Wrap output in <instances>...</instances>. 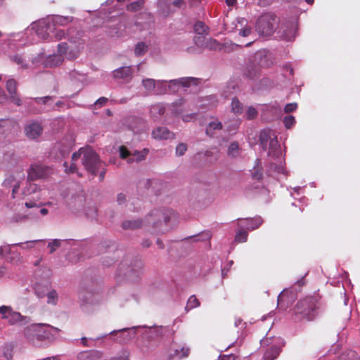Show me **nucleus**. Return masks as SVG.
Returning <instances> with one entry per match:
<instances>
[{"instance_id":"obj_1","label":"nucleus","mask_w":360,"mask_h":360,"mask_svg":"<svg viewBox=\"0 0 360 360\" xmlns=\"http://www.w3.org/2000/svg\"><path fill=\"white\" fill-rule=\"evenodd\" d=\"M82 155V162L86 170L94 176L98 174L100 181H103L105 174V164L101 161L97 153L90 148H81L72 155V163L68 167V162H65L63 166L66 173H74L76 171L75 163Z\"/></svg>"},{"instance_id":"obj_2","label":"nucleus","mask_w":360,"mask_h":360,"mask_svg":"<svg viewBox=\"0 0 360 360\" xmlns=\"http://www.w3.org/2000/svg\"><path fill=\"white\" fill-rule=\"evenodd\" d=\"M319 299L316 296H307L300 300L293 308L295 319L313 321L321 308Z\"/></svg>"},{"instance_id":"obj_3","label":"nucleus","mask_w":360,"mask_h":360,"mask_svg":"<svg viewBox=\"0 0 360 360\" xmlns=\"http://www.w3.org/2000/svg\"><path fill=\"white\" fill-rule=\"evenodd\" d=\"M70 43L69 46L66 42H62L58 44L57 53L66 56L68 60H73L77 58L84 49V41L82 36L77 32V36H70L68 38Z\"/></svg>"},{"instance_id":"obj_4","label":"nucleus","mask_w":360,"mask_h":360,"mask_svg":"<svg viewBox=\"0 0 360 360\" xmlns=\"http://www.w3.org/2000/svg\"><path fill=\"white\" fill-rule=\"evenodd\" d=\"M175 217L174 212L169 209L153 211L146 218V224L151 225L158 233H165V227L170 219Z\"/></svg>"},{"instance_id":"obj_5","label":"nucleus","mask_w":360,"mask_h":360,"mask_svg":"<svg viewBox=\"0 0 360 360\" xmlns=\"http://www.w3.org/2000/svg\"><path fill=\"white\" fill-rule=\"evenodd\" d=\"M278 23V18L274 14L264 13L257 20L256 31L259 35L270 36L274 32Z\"/></svg>"},{"instance_id":"obj_6","label":"nucleus","mask_w":360,"mask_h":360,"mask_svg":"<svg viewBox=\"0 0 360 360\" xmlns=\"http://www.w3.org/2000/svg\"><path fill=\"white\" fill-rule=\"evenodd\" d=\"M44 326L50 328L56 332H58L60 330L58 328L48 324L36 323L26 328L25 330V335L30 340H34V339L40 341L45 340L49 338L50 333H48L44 329Z\"/></svg>"},{"instance_id":"obj_7","label":"nucleus","mask_w":360,"mask_h":360,"mask_svg":"<svg viewBox=\"0 0 360 360\" xmlns=\"http://www.w3.org/2000/svg\"><path fill=\"white\" fill-rule=\"evenodd\" d=\"M42 27L37 31V34L44 40H56L59 41L63 39H65L66 36L69 37L72 35V32L70 30H68V32H65L64 30L59 29L58 27H55V29L47 30V27L46 24H42Z\"/></svg>"},{"instance_id":"obj_8","label":"nucleus","mask_w":360,"mask_h":360,"mask_svg":"<svg viewBox=\"0 0 360 360\" xmlns=\"http://www.w3.org/2000/svg\"><path fill=\"white\" fill-rule=\"evenodd\" d=\"M186 5L184 0H158V13L165 18L174 13V8H180Z\"/></svg>"},{"instance_id":"obj_9","label":"nucleus","mask_w":360,"mask_h":360,"mask_svg":"<svg viewBox=\"0 0 360 360\" xmlns=\"http://www.w3.org/2000/svg\"><path fill=\"white\" fill-rule=\"evenodd\" d=\"M120 155L122 159H126L128 158V162L131 163L134 162H139L141 160H145L146 155L148 153V149H143L142 151L139 152L138 150H134V152H130L128 148L124 146H121L120 147Z\"/></svg>"},{"instance_id":"obj_10","label":"nucleus","mask_w":360,"mask_h":360,"mask_svg":"<svg viewBox=\"0 0 360 360\" xmlns=\"http://www.w3.org/2000/svg\"><path fill=\"white\" fill-rule=\"evenodd\" d=\"M190 348L186 345H178L175 342H172L168 349L166 359L173 360L174 358L182 359L189 356Z\"/></svg>"},{"instance_id":"obj_11","label":"nucleus","mask_w":360,"mask_h":360,"mask_svg":"<svg viewBox=\"0 0 360 360\" xmlns=\"http://www.w3.org/2000/svg\"><path fill=\"white\" fill-rule=\"evenodd\" d=\"M25 179V174L22 170L16 172L15 174H11L5 179L3 185L5 186H13L12 197L15 198V194L18 192L21 182Z\"/></svg>"},{"instance_id":"obj_12","label":"nucleus","mask_w":360,"mask_h":360,"mask_svg":"<svg viewBox=\"0 0 360 360\" xmlns=\"http://www.w3.org/2000/svg\"><path fill=\"white\" fill-rule=\"evenodd\" d=\"M72 17L58 15L48 18L47 20L42 22L41 24H46L47 30H52L53 29H55V27L65 26L68 25L72 21Z\"/></svg>"},{"instance_id":"obj_13","label":"nucleus","mask_w":360,"mask_h":360,"mask_svg":"<svg viewBox=\"0 0 360 360\" xmlns=\"http://www.w3.org/2000/svg\"><path fill=\"white\" fill-rule=\"evenodd\" d=\"M24 131L29 139H36L41 135L43 127L39 122L32 121L25 125Z\"/></svg>"},{"instance_id":"obj_14","label":"nucleus","mask_w":360,"mask_h":360,"mask_svg":"<svg viewBox=\"0 0 360 360\" xmlns=\"http://www.w3.org/2000/svg\"><path fill=\"white\" fill-rule=\"evenodd\" d=\"M49 169L41 165H31L27 175V179L30 181H35L41 178L45 177L48 174Z\"/></svg>"},{"instance_id":"obj_15","label":"nucleus","mask_w":360,"mask_h":360,"mask_svg":"<svg viewBox=\"0 0 360 360\" xmlns=\"http://www.w3.org/2000/svg\"><path fill=\"white\" fill-rule=\"evenodd\" d=\"M259 67L254 63H249L243 70V75L245 78L250 80H255L259 78Z\"/></svg>"},{"instance_id":"obj_16","label":"nucleus","mask_w":360,"mask_h":360,"mask_svg":"<svg viewBox=\"0 0 360 360\" xmlns=\"http://www.w3.org/2000/svg\"><path fill=\"white\" fill-rule=\"evenodd\" d=\"M64 61V57L58 53L49 55L44 62L46 68H55L60 65Z\"/></svg>"},{"instance_id":"obj_17","label":"nucleus","mask_w":360,"mask_h":360,"mask_svg":"<svg viewBox=\"0 0 360 360\" xmlns=\"http://www.w3.org/2000/svg\"><path fill=\"white\" fill-rule=\"evenodd\" d=\"M152 136L155 139H169L174 138V134L165 127H159L155 129L152 132Z\"/></svg>"},{"instance_id":"obj_18","label":"nucleus","mask_w":360,"mask_h":360,"mask_svg":"<svg viewBox=\"0 0 360 360\" xmlns=\"http://www.w3.org/2000/svg\"><path fill=\"white\" fill-rule=\"evenodd\" d=\"M103 357V353L98 350H89L80 352L78 360H99Z\"/></svg>"},{"instance_id":"obj_19","label":"nucleus","mask_w":360,"mask_h":360,"mask_svg":"<svg viewBox=\"0 0 360 360\" xmlns=\"http://www.w3.org/2000/svg\"><path fill=\"white\" fill-rule=\"evenodd\" d=\"M281 29L283 30V33L281 37L286 41H291L295 37V25L294 22H288L285 26L283 25Z\"/></svg>"},{"instance_id":"obj_20","label":"nucleus","mask_w":360,"mask_h":360,"mask_svg":"<svg viewBox=\"0 0 360 360\" xmlns=\"http://www.w3.org/2000/svg\"><path fill=\"white\" fill-rule=\"evenodd\" d=\"M7 319L8 320V323L11 325H14V324H18V323L24 324L29 321L28 317L23 316L19 312L13 311V310L9 314Z\"/></svg>"},{"instance_id":"obj_21","label":"nucleus","mask_w":360,"mask_h":360,"mask_svg":"<svg viewBox=\"0 0 360 360\" xmlns=\"http://www.w3.org/2000/svg\"><path fill=\"white\" fill-rule=\"evenodd\" d=\"M133 74V70L131 66H124L117 68L113 71V76L117 79H126Z\"/></svg>"},{"instance_id":"obj_22","label":"nucleus","mask_w":360,"mask_h":360,"mask_svg":"<svg viewBox=\"0 0 360 360\" xmlns=\"http://www.w3.org/2000/svg\"><path fill=\"white\" fill-rule=\"evenodd\" d=\"M164 82L161 81H155L153 79L150 78H146L143 79L142 84L146 89V90L151 93L152 91H155V88H159V86H161L163 85Z\"/></svg>"},{"instance_id":"obj_23","label":"nucleus","mask_w":360,"mask_h":360,"mask_svg":"<svg viewBox=\"0 0 360 360\" xmlns=\"http://www.w3.org/2000/svg\"><path fill=\"white\" fill-rule=\"evenodd\" d=\"M281 352V347L274 345L265 352L263 360H274L279 356Z\"/></svg>"},{"instance_id":"obj_24","label":"nucleus","mask_w":360,"mask_h":360,"mask_svg":"<svg viewBox=\"0 0 360 360\" xmlns=\"http://www.w3.org/2000/svg\"><path fill=\"white\" fill-rule=\"evenodd\" d=\"M143 224V221L141 219L127 220L122 222V227L125 229H136L141 228Z\"/></svg>"},{"instance_id":"obj_25","label":"nucleus","mask_w":360,"mask_h":360,"mask_svg":"<svg viewBox=\"0 0 360 360\" xmlns=\"http://www.w3.org/2000/svg\"><path fill=\"white\" fill-rule=\"evenodd\" d=\"M222 129V124L221 122L218 120H215L213 122H210L207 128H206V134L210 137L214 136V131L216 130H221Z\"/></svg>"},{"instance_id":"obj_26","label":"nucleus","mask_w":360,"mask_h":360,"mask_svg":"<svg viewBox=\"0 0 360 360\" xmlns=\"http://www.w3.org/2000/svg\"><path fill=\"white\" fill-rule=\"evenodd\" d=\"M252 176L256 180H261L263 178V168L259 159L255 161V165L252 170Z\"/></svg>"},{"instance_id":"obj_27","label":"nucleus","mask_w":360,"mask_h":360,"mask_svg":"<svg viewBox=\"0 0 360 360\" xmlns=\"http://www.w3.org/2000/svg\"><path fill=\"white\" fill-rule=\"evenodd\" d=\"M120 333V335L119 338H120V341L121 342H126L132 338V334L129 331L127 328H123L118 330H113L111 332L112 335ZM134 333H133V335Z\"/></svg>"},{"instance_id":"obj_28","label":"nucleus","mask_w":360,"mask_h":360,"mask_svg":"<svg viewBox=\"0 0 360 360\" xmlns=\"http://www.w3.org/2000/svg\"><path fill=\"white\" fill-rule=\"evenodd\" d=\"M150 112L153 117L162 116L165 112V107L162 103H157L151 106Z\"/></svg>"},{"instance_id":"obj_29","label":"nucleus","mask_w":360,"mask_h":360,"mask_svg":"<svg viewBox=\"0 0 360 360\" xmlns=\"http://www.w3.org/2000/svg\"><path fill=\"white\" fill-rule=\"evenodd\" d=\"M145 1L143 0H139L131 2L127 6V10L131 12H136L142 9L144 6Z\"/></svg>"},{"instance_id":"obj_30","label":"nucleus","mask_w":360,"mask_h":360,"mask_svg":"<svg viewBox=\"0 0 360 360\" xmlns=\"http://www.w3.org/2000/svg\"><path fill=\"white\" fill-rule=\"evenodd\" d=\"M240 154V148L238 142L231 143L228 148V155L231 158H236Z\"/></svg>"},{"instance_id":"obj_31","label":"nucleus","mask_w":360,"mask_h":360,"mask_svg":"<svg viewBox=\"0 0 360 360\" xmlns=\"http://www.w3.org/2000/svg\"><path fill=\"white\" fill-rule=\"evenodd\" d=\"M200 304V303L199 300H198V298L195 295H191L187 301V304L185 307V310L186 311H188L195 307H199Z\"/></svg>"},{"instance_id":"obj_32","label":"nucleus","mask_w":360,"mask_h":360,"mask_svg":"<svg viewBox=\"0 0 360 360\" xmlns=\"http://www.w3.org/2000/svg\"><path fill=\"white\" fill-rule=\"evenodd\" d=\"M18 83L15 79L11 78L6 82V88L9 95L15 94L18 92Z\"/></svg>"},{"instance_id":"obj_33","label":"nucleus","mask_w":360,"mask_h":360,"mask_svg":"<svg viewBox=\"0 0 360 360\" xmlns=\"http://www.w3.org/2000/svg\"><path fill=\"white\" fill-rule=\"evenodd\" d=\"M143 267L142 262L139 260H136L134 264H131L127 267V270L124 273L125 276L130 275L131 273L136 272L141 270Z\"/></svg>"},{"instance_id":"obj_34","label":"nucleus","mask_w":360,"mask_h":360,"mask_svg":"<svg viewBox=\"0 0 360 360\" xmlns=\"http://www.w3.org/2000/svg\"><path fill=\"white\" fill-rule=\"evenodd\" d=\"M148 51V46L145 42L141 41L139 42L135 49H134V54L136 56H141L144 55Z\"/></svg>"},{"instance_id":"obj_35","label":"nucleus","mask_w":360,"mask_h":360,"mask_svg":"<svg viewBox=\"0 0 360 360\" xmlns=\"http://www.w3.org/2000/svg\"><path fill=\"white\" fill-rule=\"evenodd\" d=\"M243 105L237 98H233L231 102V110L235 114H241L243 112Z\"/></svg>"},{"instance_id":"obj_36","label":"nucleus","mask_w":360,"mask_h":360,"mask_svg":"<svg viewBox=\"0 0 360 360\" xmlns=\"http://www.w3.org/2000/svg\"><path fill=\"white\" fill-rule=\"evenodd\" d=\"M238 22L240 23L242 26L243 25L244 23L245 24V26L244 27L239 30V34L243 37L249 36L252 32V29L250 26L246 25V24H247L246 19L241 18V19L238 20Z\"/></svg>"},{"instance_id":"obj_37","label":"nucleus","mask_w":360,"mask_h":360,"mask_svg":"<svg viewBox=\"0 0 360 360\" xmlns=\"http://www.w3.org/2000/svg\"><path fill=\"white\" fill-rule=\"evenodd\" d=\"M194 30L198 34H207V27L201 21H197L194 25Z\"/></svg>"},{"instance_id":"obj_38","label":"nucleus","mask_w":360,"mask_h":360,"mask_svg":"<svg viewBox=\"0 0 360 360\" xmlns=\"http://www.w3.org/2000/svg\"><path fill=\"white\" fill-rule=\"evenodd\" d=\"M10 58L11 61H13L18 65H20L22 68L26 69L27 68V65L25 64V60L21 55L15 54L13 56H11Z\"/></svg>"},{"instance_id":"obj_39","label":"nucleus","mask_w":360,"mask_h":360,"mask_svg":"<svg viewBox=\"0 0 360 360\" xmlns=\"http://www.w3.org/2000/svg\"><path fill=\"white\" fill-rule=\"evenodd\" d=\"M248 226L249 229L254 230L257 229L262 223V219L260 217H257L255 219H248Z\"/></svg>"},{"instance_id":"obj_40","label":"nucleus","mask_w":360,"mask_h":360,"mask_svg":"<svg viewBox=\"0 0 360 360\" xmlns=\"http://www.w3.org/2000/svg\"><path fill=\"white\" fill-rule=\"evenodd\" d=\"M271 131L269 130L264 129L261 131L259 135V140L262 145H266L268 141L271 139Z\"/></svg>"},{"instance_id":"obj_41","label":"nucleus","mask_w":360,"mask_h":360,"mask_svg":"<svg viewBox=\"0 0 360 360\" xmlns=\"http://www.w3.org/2000/svg\"><path fill=\"white\" fill-rule=\"evenodd\" d=\"M47 302L56 305L58 302V293L55 290H52L47 294Z\"/></svg>"},{"instance_id":"obj_42","label":"nucleus","mask_w":360,"mask_h":360,"mask_svg":"<svg viewBox=\"0 0 360 360\" xmlns=\"http://www.w3.org/2000/svg\"><path fill=\"white\" fill-rule=\"evenodd\" d=\"M248 236V234L247 231L245 230H240L236 233L235 240L238 243L245 242L247 240Z\"/></svg>"},{"instance_id":"obj_43","label":"nucleus","mask_w":360,"mask_h":360,"mask_svg":"<svg viewBox=\"0 0 360 360\" xmlns=\"http://www.w3.org/2000/svg\"><path fill=\"white\" fill-rule=\"evenodd\" d=\"M283 123L287 129H290L295 123V119L292 115H288L283 118Z\"/></svg>"},{"instance_id":"obj_44","label":"nucleus","mask_w":360,"mask_h":360,"mask_svg":"<svg viewBox=\"0 0 360 360\" xmlns=\"http://www.w3.org/2000/svg\"><path fill=\"white\" fill-rule=\"evenodd\" d=\"M65 143L64 144H65V146H64V148H59L60 153L61 155L63 157L68 155L70 152L72 148V142L70 141L67 140H65Z\"/></svg>"},{"instance_id":"obj_45","label":"nucleus","mask_w":360,"mask_h":360,"mask_svg":"<svg viewBox=\"0 0 360 360\" xmlns=\"http://www.w3.org/2000/svg\"><path fill=\"white\" fill-rule=\"evenodd\" d=\"M110 360H129V352L122 350L117 356L112 357Z\"/></svg>"},{"instance_id":"obj_46","label":"nucleus","mask_w":360,"mask_h":360,"mask_svg":"<svg viewBox=\"0 0 360 360\" xmlns=\"http://www.w3.org/2000/svg\"><path fill=\"white\" fill-rule=\"evenodd\" d=\"M60 245V240L58 239H55L53 241L49 243L48 248L50 249V253H53L58 248Z\"/></svg>"},{"instance_id":"obj_47","label":"nucleus","mask_w":360,"mask_h":360,"mask_svg":"<svg viewBox=\"0 0 360 360\" xmlns=\"http://www.w3.org/2000/svg\"><path fill=\"white\" fill-rule=\"evenodd\" d=\"M12 308L8 306L0 307V313L2 314V319H7L9 314L12 311Z\"/></svg>"},{"instance_id":"obj_48","label":"nucleus","mask_w":360,"mask_h":360,"mask_svg":"<svg viewBox=\"0 0 360 360\" xmlns=\"http://www.w3.org/2000/svg\"><path fill=\"white\" fill-rule=\"evenodd\" d=\"M187 150V145L183 143H179L176 148V154L179 156L184 155Z\"/></svg>"},{"instance_id":"obj_49","label":"nucleus","mask_w":360,"mask_h":360,"mask_svg":"<svg viewBox=\"0 0 360 360\" xmlns=\"http://www.w3.org/2000/svg\"><path fill=\"white\" fill-rule=\"evenodd\" d=\"M9 98L11 102L17 106H20L22 105V100L20 96L18 94V92L15 93V94L9 95Z\"/></svg>"},{"instance_id":"obj_50","label":"nucleus","mask_w":360,"mask_h":360,"mask_svg":"<svg viewBox=\"0 0 360 360\" xmlns=\"http://www.w3.org/2000/svg\"><path fill=\"white\" fill-rule=\"evenodd\" d=\"M246 115L249 120L255 119L257 115V111L253 107H250L247 110Z\"/></svg>"},{"instance_id":"obj_51","label":"nucleus","mask_w":360,"mask_h":360,"mask_svg":"<svg viewBox=\"0 0 360 360\" xmlns=\"http://www.w3.org/2000/svg\"><path fill=\"white\" fill-rule=\"evenodd\" d=\"M297 108V104L296 103H290L285 105L284 108V111L286 113H289L295 111Z\"/></svg>"},{"instance_id":"obj_52","label":"nucleus","mask_w":360,"mask_h":360,"mask_svg":"<svg viewBox=\"0 0 360 360\" xmlns=\"http://www.w3.org/2000/svg\"><path fill=\"white\" fill-rule=\"evenodd\" d=\"M196 81L197 79L194 77H188L186 79H182L181 84L184 86H188L191 85V83L196 84Z\"/></svg>"},{"instance_id":"obj_53","label":"nucleus","mask_w":360,"mask_h":360,"mask_svg":"<svg viewBox=\"0 0 360 360\" xmlns=\"http://www.w3.org/2000/svg\"><path fill=\"white\" fill-rule=\"evenodd\" d=\"M108 102V98H105V97H101L99 98L94 103V105L96 106V107H102L103 105H105V104L107 103Z\"/></svg>"},{"instance_id":"obj_54","label":"nucleus","mask_w":360,"mask_h":360,"mask_svg":"<svg viewBox=\"0 0 360 360\" xmlns=\"http://www.w3.org/2000/svg\"><path fill=\"white\" fill-rule=\"evenodd\" d=\"M196 116H197L196 113L187 114L182 117V120L184 122H191V121L195 120Z\"/></svg>"},{"instance_id":"obj_55","label":"nucleus","mask_w":360,"mask_h":360,"mask_svg":"<svg viewBox=\"0 0 360 360\" xmlns=\"http://www.w3.org/2000/svg\"><path fill=\"white\" fill-rule=\"evenodd\" d=\"M51 96H47L44 97H37L34 98V101L37 103H42L44 104L46 103L49 101L51 100Z\"/></svg>"},{"instance_id":"obj_56","label":"nucleus","mask_w":360,"mask_h":360,"mask_svg":"<svg viewBox=\"0 0 360 360\" xmlns=\"http://www.w3.org/2000/svg\"><path fill=\"white\" fill-rule=\"evenodd\" d=\"M207 46L210 49H217L220 46V44L215 39H210L208 41Z\"/></svg>"},{"instance_id":"obj_57","label":"nucleus","mask_w":360,"mask_h":360,"mask_svg":"<svg viewBox=\"0 0 360 360\" xmlns=\"http://www.w3.org/2000/svg\"><path fill=\"white\" fill-rule=\"evenodd\" d=\"M236 359V356L233 354H224V355H220L219 356V360H235Z\"/></svg>"},{"instance_id":"obj_58","label":"nucleus","mask_w":360,"mask_h":360,"mask_svg":"<svg viewBox=\"0 0 360 360\" xmlns=\"http://www.w3.org/2000/svg\"><path fill=\"white\" fill-rule=\"evenodd\" d=\"M117 201L119 204L124 203L126 201V195L123 193H119L117 197Z\"/></svg>"},{"instance_id":"obj_59","label":"nucleus","mask_w":360,"mask_h":360,"mask_svg":"<svg viewBox=\"0 0 360 360\" xmlns=\"http://www.w3.org/2000/svg\"><path fill=\"white\" fill-rule=\"evenodd\" d=\"M6 99V95L4 91L0 88V103H4Z\"/></svg>"},{"instance_id":"obj_60","label":"nucleus","mask_w":360,"mask_h":360,"mask_svg":"<svg viewBox=\"0 0 360 360\" xmlns=\"http://www.w3.org/2000/svg\"><path fill=\"white\" fill-rule=\"evenodd\" d=\"M4 355H5V356H6L7 359H10V358H11V356H12V354H11V349H8V348H6V349L4 350Z\"/></svg>"},{"instance_id":"obj_61","label":"nucleus","mask_w":360,"mask_h":360,"mask_svg":"<svg viewBox=\"0 0 360 360\" xmlns=\"http://www.w3.org/2000/svg\"><path fill=\"white\" fill-rule=\"evenodd\" d=\"M25 205L27 208H32L36 206V203L33 202H26Z\"/></svg>"},{"instance_id":"obj_62","label":"nucleus","mask_w":360,"mask_h":360,"mask_svg":"<svg viewBox=\"0 0 360 360\" xmlns=\"http://www.w3.org/2000/svg\"><path fill=\"white\" fill-rule=\"evenodd\" d=\"M37 188L38 187L37 184H33L30 185V189L32 190V191L33 192H35Z\"/></svg>"},{"instance_id":"obj_63","label":"nucleus","mask_w":360,"mask_h":360,"mask_svg":"<svg viewBox=\"0 0 360 360\" xmlns=\"http://www.w3.org/2000/svg\"><path fill=\"white\" fill-rule=\"evenodd\" d=\"M228 6H233L236 3V0H226Z\"/></svg>"},{"instance_id":"obj_64","label":"nucleus","mask_w":360,"mask_h":360,"mask_svg":"<svg viewBox=\"0 0 360 360\" xmlns=\"http://www.w3.org/2000/svg\"><path fill=\"white\" fill-rule=\"evenodd\" d=\"M41 360H60L58 356H52V357H47L41 359Z\"/></svg>"}]
</instances>
